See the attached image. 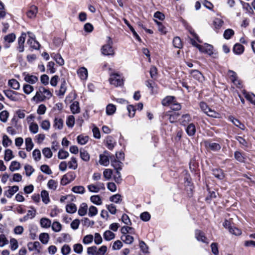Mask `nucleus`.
Returning <instances> with one entry per match:
<instances>
[{
  "label": "nucleus",
  "instance_id": "nucleus-33",
  "mask_svg": "<svg viewBox=\"0 0 255 255\" xmlns=\"http://www.w3.org/2000/svg\"><path fill=\"white\" fill-rule=\"evenodd\" d=\"M233 51L237 54H241L244 51V47L241 44H236L234 46Z\"/></svg>",
  "mask_w": 255,
  "mask_h": 255
},
{
  "label": "nucleus",
  "instance_id": "nucleus-28",
  "mask_svg": "<svg viewBox=\"0 0 255 255\" xmlns=\"http://www.w3.org/2000/svg\"><path fill=\"white\" fill-rule=\"evenodd\" d=\"M112 165L117 170L118 174L120 173L119 170H121L122 167V163L119 160H114L111 161Z\"/></svg>",
  "mask_w": 255,
  "mask_h": 255
},
{
  "label": "nucleus",
  "instance_id": "nucleus-30",
  "mask_svg": "<svg viewBox=\"0 0 255 255\" xmlns=\"http://www.w3.org/2000/svg\"><path fill=\"white\" fill-rule=\"evenodd\" d=\"M104 238L106 241H110L114 239L115 237V234L110 230L105 232L103 235Z\"/></svg>",
  "mask_w": 255,
  "mask_h": 255
},
{
  "label": "nucleus",
  "instance_id": "nucleus-40",
  "mask_svg": "<svg viewBox=\"0 0 255 255\" xmlns=\"http://www.w3.org/2000/svg\"><path fill=\"white\" fill-rule=\"evenodd\" d=\"M191 76L199 81H202L203 76L202 74L197 70L193 71L191 72Z\"/></svg>",
  "mask_w": 255,
  "mask_h": 255
},
{
  "label": "nucleus",
  "instance_id": "nucleus-36",
  "mask_svg": "<svg viewBox=\"0 0 255 255\" xmlns=\"http://www.w3.org/2000/svg\"><path fill=\"white\" fill-rule=\"evenodd\" d=\"M243 93L247 100L255 105V95L254 94L247 93L245 90L243 91Z\"/></svg>",
  "mask_w": 255,
  "mask_h": 255
},
{
  "label": "nucleus",
  "instance_id": "nucleus-63",
  "mask_svg": "<svg viewBox=\"0 0 255 255\" xmlns=\"http://www.w3.org/2000/svg\"><path fill=\"white\" fill-rule=\"evenodd\" d=\"M234 34V31L232 29H226L224 33V37L226 39H230Z\"/></svg>",
  "mask_w": 255,
  "mask_h": 255
},
{
  "label": "nucleus",
  "instance_id": "nucleus-27",
  "mask_svg": "<svg viewBox=\"0 0 255 255\" xmlns=\"http://www.w3.org/2000/svg\"><path fill=\"white\" fill-rule=\"evenodd\" d=\"M99 163L101 165L104 166H108L109 164L110 161L108 156L105 154H101L100 155Z\"/></svg>",
  "mask_w": 255,
  "mask_h": 255
},
{
  "label": "nucleus",
  "instance_id": "nucleus-7",
  "mask_svg": "<svg viewBox=\"0 0 255 255\" xmlns=\"http://www.w3.org/2000/svg\"><path fill=\"white\" fill-rule=\"evenodd\" d=\"M198 49L202 53L212 56L214 54L213 46L210 44L205 43L203 45L198 46Z\"/></svg>",
  "mask_w": 255,
  "mask_h": 255
},
{
  "label": "nucleus",
  "instance_id": "nucleus-51",
  "mask_svg": "<svg viewBox=\"0 0 255 255\" xmlns=\"http://www.w3.org/2000/svg\"><path fill=\"white\" fill-rule=\"evenodd\" d=\"M66 90V82L65 80H64L61 84L60 89L59 90L58 95L63 96L65 94Z\"/></svg>",
  "mask_w": 255,
  "mask_h": 255
},
{
  "label": "nucleus",
  "instance_id": "nucleus-44",
  "mask_svg": "<svg viewBox=\"0 0 255 255\" xmlns=\"http://www.w3.org/2000/svg\"><path fill=\"white\" fill-rule=\"evenodd\" d=\"M94 240V236L92 235H87L84 237L82 242L85 245H88L92 243Z\"/></svg>",
  "mask_w": 255,
  "mask_h": 255
},
{
  "label": "nucleus",
  "instance_id": "nucleus-42",
  "mask_svg": "<svg viewBox=\"0 0 255 255\" xmlns=\"http://www.w3.org/2000/svg\"><path fill=\"white\" fill-rule=\"evenodd\" d=\"M74 252L77 254H81L83 251V247L82 244L77 243L73 246Z\"/></svg>",
  "mask_w": 255,
  "mask_h": 255
},
{
  "label": "nucleus",
  "instance_id": "nucleus-43",
  "mask_svg": "<svg viewBox=\"0 0 255 255\" xmlns=\"http://www.w3.org/2000/svg\"><path fill=\"white\" fill-rule=\"evenodd\" d=\"M66 211L69 213H74L77 211V207L73 203H70L67 205L66 207Z\"/></svg>",
  "mask_w": 255,
  "mask_h": 255
},
{
  "label": "nucleus",
  "instance_id": "nucleus-11",
  "mask_svg": "<svg viewBox=\"0 0 255 255\" xmlns=\"http://www.w3.org/2000/svg\"><path fill=\"white\" fill-rule=\"evenodd\" d=\"M78 77L81 80L86 81L88 76V72L86 68L84 67H80L77 71Z\"/></svg>",
  "mask_w": 255,
  "mask_h": 255
},
{
  "label": "nucleus",
  "instance_id": "nucleus-32",
  "mask_svg": "<svg viewBox=\"0 0 255 255\" xmlns=\"http://www.w3.org/2000/svg\"><path fill=\"white\" fill-rule=\"evenodd\" d=\"M21 168V165L19 162L16 161H13L11 162V164L9 167V169L13 172L19 170Z\"/></svg>",
  "mask_w": 255,
  "mask_h": 255
},
{
  "label": "nucleus",
  "instance_id": "nucleus-23",
  "mask_svg": "<svg viewBox=\"0 0 255 255\" xmlns=\"http://www.w3.org/2000/svg\"><path fill=\"white\" fill-rule=\"evenodd\" d=\"M121 239L125 244H132L134 240L133 237L128 234H123Z\"/></svg>",
  "mask_w": 255,
  "mask_h": 255
},
{
  "label": "nucleus",
  "instance_id": "nucleus-31",
  "mask_svg": "<svg viewBox=\"0 0 255 255\" xmlns=\"http://www.w3.org/2000/svg\"><path fill=\"white\" fill-rule=\"evenodd\" d=\"M41 197L44 203L47 204L50 202V198L48 192L46 190H42L41 192Z\"/></svg>",
  "mask_w": 255,
  "mask_h": 255
},
{
  "label": "nucleus",
  "instance_id": "nucleus-18",
  "mask_svg": "<svg viewBox=\"0 0 255 255\" xmlns=\"http://www.w3.org/2000/svg\"><path fill=\"white\" fill-rule=\"evenodd\" d=\"M68 167L72 170H76L78 167V161L76 158L72 156L67 162Z\"/></svg>",
  "mask_w": 255,
  "mask_h": 255
},
{
  "label": "nucleus",
  "instance_id": "nucleus-24",
  "mask_svg": "<svg viewBox=\"0 0 255 255\" xmlns=\"http://www.w3.org/2000/svg\"><path fill=\"white\" fill-rule=\"evenodd\" d=\"M223 24V20L221 18L218 17L215 18L213 22V25L214 28L216 29L221 28Z\"/></svg>",
  "mask_w": 255,
  "mask_h": 255
},
{
  "label": "nucleus",
  "instance_id": "nucleus-45",
  "mask_svg": "<svg viewBox=\"0 0 255 255\" xmlns=\"http://www.w3.org/2000/svg\"><path fill=\"white\" fill-rule=\"evenodd\" d=\"M89 140V137L88 136L80 135L77 137V141L78 143L84 145L86 144Z\"/></svg>",
  "mask_w": 255,
  "mask_h": 255
},
{
  "label": "nucleus",
  "instance_id": "nucleus-46",
  "mask_svg": "<svg viewBox=\"0 0 255 255\" xmlns=\"http://www.w3.org/2000/svg\"><path fill=\"white\" fill-rule=\"evenodd\" d=\"M36 213V211L34 208H32L31 210H29L27 211V213L26 216H24V219L25 220L28 219H33L35 217Z\"/></svg>",
  "mask_w": 255,
  "mask_h": 255
},
{
  "label": "nucleus",
  "instance_id": "nucleus-39",
  "mask_svg": "<svg viewBox=\"0 0 255 255\" xmlns=\"http://www.w3.org/2000/svg\"><path fill=\"white\" fill-rule=\"evenodd\" d=\"M213 174L217 178L222 180L224 177V174L222 170L221 169H214L213 170Z\"/></svg>",
  "mask_w": 255,
  "mask_h": 255
},
{
  "label": "nucleus",
  "instance_id": "nucleus-29",
  "mask_svg": "<svg viewBox=\"0 0 255 255\" xmlns=\"http://www.w3.org/2000/svg\"><path fill=\"white\" fill-rule=\"evenodd\" d=\"M146 86L150 89L152 94L157 93V88L155 83L151 81H147L146 83Z\"/></svg>",
  "mask_w": 255,
  "mask_h": 255
},
{
  "label": "nucleus",
  "instance_id": "nucleus-37",
  "mask_svg": "<svg viewBox=\"0 0 255 255\" xmlns=\"http://www.w3.org/2000/svg\"><path fill=\"white\" fill-rule=\"evenodd\" d=\"M91 201L97 205H101L102 204V201L99 195H93L90 197Z\"/></svg>",
  "mask_w": 255,
  "mask_h": 255
},
{
  "label": "nucleus",
  "instance_id": "nucleus-20",
  "mask_svg": "<svg viewBox=\"0 0 255 255\" xmlns=\"http://www.w3.org/2000/svg\"><path fill=\"white\" fill-rule=\"evenodd\" d=\"M117 110V108L115 105L112 104H108L106 108V114L108 116H112L114 115Z\"/></svg>",
  "mask_w": 255,
  "mask_h": 255
},
{
  "label": "nucleus",
  "instance_id": "nucleus-48",
  "mask_svg": "<svg viewBox=\"0 0 255 255\" xmlns=\"http://www.w3.org/2000/svg\"><path fill=\"white\" fill-rule=\"evenodd\" d=\"M94 236V243L96 245H99L102 243L103 242V239L101 236V235L98 233H95Z\"/></svg>",
  "mask_w": 255,
  "mask_h": 255
},
{
  "label": "nucleus",
  "instance_id": "nucleus-57",
  "mask_svg": "<svg viewBox=\"0 0 255 255\" xmlns=\"http://www.w3.org/2000/svg\"><path fill=\"white\" fill-rule=\"evenodd\" d=\"M9 243H10V249L11 250L15 251L18 248V242L15 239H14V238L10 239Z\"/></svg>",
  "mask_w": 255,
  "mask_h": 255
},
{
  "label": "nucleus",
  "instance_id": "nucleus-62",
  "mask_svg": "<svg viewBox=\"0 0 255 255\" xmlns=\"http://www.w3.org/2000/svg\"><path fill=\"white\" fill-rule=\"evenodd\" d=\"M42 153L44 156L47 158H50L52 156V152L51 149L48 147L43 148L42 150Z\"/></svg>",
  "mask_w": 255,
  "mask_h": 255
},
{
  "label": "nucleus",
  "instance_id": "nucleus-12",
  "mask_svg": "<svg viewBox=\"0 0 255 255\" xmlns=\"http://www.w3.org/2000/svg\"><path fill=\"white\" fill-rule=\"evenodd\" d=\"M15 38L16 36L13 33L5 35L3 38V43L4 44L5 48H9V45L8 44L13 42L15 40Z\"/></svg>",
  "mask_w": 255,
  "mask_h": 255
},
{
  "label": "nucleus",
  "instance_id": "nucleus-34",
  "mask_svg": "<svg viewBox=\"0 0 255 255\" xmlns=\"http://www.w3.org/2000/svg\"><path fill=\"white\" fill-rule=\"evenodd\" d=\"M8 85L14 90H18L20 88L19 83L14 79L9 80Z\"/></svg>",
  "mask_w": 255,
  "mask_h": 255
},
{
  "label": "nucleus",
  "instance_id": "nucleus-47",
  "mask_svg": "<svg viewBox=\"0 0 255 255\" xmlns=\"http://www.w3.org/2000/svg\"><path fill=\"white\" fill-rule=\"evenodd\" d=\"M98 209L94 206H91L89 208L88 216L92 217L96 216L98 214Z\"/></svg>",
  "mask_w": 255,
  "mask_h": 255
},
{
  "label": "nucleus",
  "instance_id": "nucleus-41",
  "mask_svg": "<svg viewBox=\"0 0 255 255\" xmlns=\"http://www.w3.org/2000/svg\"><path fill=\"white\" fill-rule=\"evenodd\" d=\"M25 145H26V150L27 151H30L32 150L34 144L32 141V139L30 137H27L25 139Z\"/></svg>",
  "mask_w": 255,
  "mask_h": 255
},
{
  "label": "nucleus",
  "instance_id": "nucleus-22",
  "mask_svg": "<svg viewBox=\"0 0 255 255\" xmlns=\"http://www.w3.org/2000/svg\"><path fill=\"white\" fill-rule=\"evenodd\" d=\"M40 224L42 228H48L51 226V222L47 218H42L40 220Z\"/></svg>",
  "mask_w": 255,
  "mask_h": 255
},
{
  "label": "nucleus",
  "instance_id": "nucleus-52",
  "mask_svg": "<svg viewBox=\"0 0 255 255\" xmlns=\"http://www.w3.org/2000/svg\"><path fill=\"white\" fill-rule=\"evenodd\" d=\"M51 226L53 231L55 232H59L61 230L62 226L58 222H54Z\"/></svg>",
  "mask_w": 255,
  "mask_h": 255
},
{
  "label": "nucleus",
  "instance_id": "nucleus-50",
  "mask_svg": "<svg viewBox=\"0 0 255 255\" xmlns=\"http://www.w3.org/2000/svg\"><path fill=\"white\" fill-rule=\"evenodd\" d=\"M69 153L63 149H60L58 153V157L60 159H64L69 156Z\"/></svg>",
  "mask_w": 255,
  "mask_h": 255
},
{
  "label": "nucleus",
  "instance_id": "nucleus-26",
  "mask_svg": "<svg viewBox=\"0 0 255 255\" xmlns=\"http://www.w3.org/2000/svg\"><path fill=\"white\" fill-rule=\"evenodd\" d=\"M23 92L26 95L31 94L34 91V87L31 85L24 84L23 86Z\"/></svg>",
  "mask_w": 255,
  "mask_h": 255
},
{
  "label": "nucleus",
  "instance_id": "nucleus-6",
  "mask_svg": "<svg viewBox=\"0 0 255 255\" xmlns=\"http://www.w3.org/2000/svg\"><path fill=\"white\" fill-rule=\"evenodd\" d=\"M4 94L10 100L15 102L21 100V97L24 96L21 94L10 90L5 91Z\"/></svg>",
  "mask_w": 255,
  "mask_h": 255
},
{
  "label": "nucleus",
  "instance_id": "nucleus-4",
  "mask_svg": "<svg viewBox=\"0 0 255 255\" xmlns=\"http://www.w3.org/2000/svg\"><path fill=\"white\" fill-rule=\"evenodd\" d=\"M200 107L201 110L208 116L215 118H220L221 115L219 113L211 109L208 105L204 102H201L200 103Z\"/></svg>",
  "mask_w": 255,
  "mask_h": 255
},
{
  "label": "nucleus",
  "instance_id": "nucleus-10",
  "mask_svg": "<svg viewBox=\"0 0 255 255\" xmlns=\"http://www.w3.org/2000/svg\"><path fill=\"white\" fill-rule=\"evenodd\" d=\"M24 80L28 84L32 85L36 83L38 81V78L35 75H30L26 73H23Z\"/></svg>",
  "mask_w": 255,
  "mask_h": 255
},
{
  "label": "nucleus",
  "instance_id": "nucleus-21",
  "mask_svg": "<svg viewBox=\"0 0 255 255\" xmlns=\"http://www.w3.org/2000/svg\"><path fill=\"white\" fill-rule=\"evenodd\" d=\"M88 210V206L87 204L85 203H83L81 204L79 209L78 210V214L80 216H85L87 213Z\"/></svg>",
  "mask_w": 255,
  "mask_h": 255
},
{
  "label": "nucleus",
  "instance_id": "nucleus-61",
  "mask_svg": "<svg viewBox=\"0 0 255 255\" xmlns=\"http://www.w3.org/2000/svg\"><path fill=\"white\" fill-rule=\"evenodd\" d=\"M32 156L35 161H39L41 158V152L39 149H35L32 152Z\"/></svg>",
  "mask_w": 255,
  "mask_h": 255
},
{
  "label": "nucleus",
  "instance_id": "nucleus-14",
  "mask_svg": "<svg viewBox=\"0 0 255 255\" xmlns=\"http://www.w3.org/2000/svg\"><path fill=\"white\" fill-rule=\"evenodd\" d=\"M19 190L18 186L14 185L10 186L7 191L4 192V195L7 198H10Z\"/></svg>",
  "mask_w": 255,
  "mask_h": 255
},
{
  "label": "nucleus",
  "instance_id": "nucleus-54",
  "mask_svg": "<svg viewBox=\"0 0 255 255\" xmlns=\"http://www.w3.org/2000/svg\"><path fill=\"white\" fill-rule=\"evenodd\" d=\"M154 21L158 26V29L159 31L162 34H166L167 32L166 28L160 22H159L156 20H155Z\"/></svg>",
  "mask_w": 255,
  "mask_h": 255
},
{
  "label": "nucleus",
  "instance_id": "nucleus-58",
  "mask_svg": "<svg viewBox=\"0 0 255 255\" xmlns=\"http://www.w3.org/2000/svg\"><path fill=\"white\" fill-rule=\"evenodd\" d=\"M127 110L128 111V115L129 118H133L135 115V109L132 105L127 106Z\"/></svg>",
  "mask_w": 255,
  "mask_h": 255
},
{
  "label": "nucleus",
  "instance_id": "nucleus-38",
  "mask_svg": "<svg viewBox=\"0 0 255 255\" xmlns=\"http://www.w3.org/2000/svg\"><path fill=\"white\" fill-rule=\"evenodd\" d=\"M14 157L12 151L10 149H7L5 150L4 159L5 161H8Z\"/></svg>",
  "mask_w": 255,
  "mask_h": 255
},
{
  "label": "nucleus",
  "instance_id": "nucleus-53",
  "mask_svg": "<svg viewBox=\"0 0 255 255\" xmlns=\"http://www.w3.org/2000/svg\"><path fill=\"white\" fill-rule=\"evenodd\" d=\"M58 183L54 180H49L47 183V186L49 189L55 190L57 187Z\"/></svg>",
  "mask_w": 255,
  "mask_h": 255
},
{
  "label": "nucleus",
  "instance_id": "nucleus-1",
  "mask_svg": "<svg viewBox=\"0 0 255 255\" xmlns=\"http://www.w3.org/2000/svg\"><path fill=\"white\" fill-rule=\"evenodd\" d=\"M53 96L52 92L43 86H39L31 101L36 103L49 100Z\"/></svg>",
  "mask_w": 255,
  "mask_h": 255
},
{
  "label": "nucleus",
  "instance_id": "nucleus-35",
  "mask_svg": "<svg viewBox=\"0 0 255 255\" xmlns=\"http://www.w3.org/2000/svg\"><path fill=\"white\" fill-rule=\"evenodd\" d=\"M39 239L42 244H46L49 241V236L47 233H43L40 234Z\"/></svg>",
  "mask_w": 255,
  "mask_h": 255
},
{
  "label": "nucleus",
  "instance_id": "nucleus-55",
  "mask_svg": "<svg viewBox=\"0 0 255 255\" xmlns=\"http://www.w3.org/2000/svg\"><path fill=\"white\" fill-rule=\"evenodd\" d=\"M61 251L63 255H68L71 252V248L68 245L65 244L62 247Z\"/></svg>",
  "mask_w": 255,
  "mask_h": 255
},
{
  "label": "nucleus",
  "instance_id": "nucleus-5",
  "mask_svg": "<svg viewBox=\"0 0 255 255\" xmlns=\"http://www.w3.org/2000/svg\"><path fill=\"white\" fill-rule=\"evenodd\" d=\"M110 83L115 86H122L124 84V80L122 76L118 73H113L110 75Z\"/></svg>",
  "mask_w": 255,
  "mask_h": 255
},
{
  "label": "nucleus",
  "instance_id": "nucleus-19",
  "mask_svg": "<svg viewBox=\"0 0 255 255\" xmlns=\"http://www.w3.org/2000/svg\"><path fill=\"white\" fill-rule=\"evenodd\" d=\"M179 115L178 113H174L170 114V112H166L164 115V118H167L170 123H174L179 117Z\"/></svg>",
  "mask_w": 255,
  "mask_h": 255
},
{
  "label": "nucleus",
  "instance_id": "nucleus-2",
  "mask_svg": "<svg viewBox=\"0 0 255 255\" xmlns=\"http://www.w3.org/2000/svg\"><path fill=\"white\" fill-rule=\"evenodd\" d=\"M162 105L164 106H169L172 110L178 111L181 109L180 104L177 102L174 97L167 96L162 101Z\"/></svg>",
  "mask_w": 255,
  "mask_h": 255
},
{
  "label": "nucleus",
  "instance_id": "nucleus-64",
  "mask_svg": "<svg viewBox=\"0 0 255 255\" xmlns=\"http://www.w3.org/2000/svg\"><path fill=\"white\" fill-rule=\"evenodd\" d=\"M97 247L96 246H92L87 248V254L89 255H97Z\"/></svg>",
  "mask_w": 255,
  "mask_h": 255
},
{
  "label": "nucleus",
  "instance_id": "nucleus-49",
  "mask_svg": "<svg viewBox=\"0 0 255 255\" xmlns=\"http://www.w3.org/2000/svg\"><path fill=\"white\" fill-rule=\"evenodd\" d=\"M8 116L9 113L7 111H2L0 113V120L2 122L5 123L7 121Z\"/></svg>",
  "mask_w": 255,
  "mask_h": 255
},
{
  "label": "nucleus",
  "instance_id": "nucleus-15",
  "mask_svg": "<svg viewBox=\"0 0 255 255\" xmlns=\"http://www.w3.org/2000/svg\"><path fill=\"white\" fill-rule=\"evenodd\" d=\"M38 12V8L35 5L31 6L26 12L27 17L29 18H34Z\"/></svg>",
  "mask_w": 255,
  "mask_h": 255
},
{
  "label": "nucleus",
  "instance_id": "nucleus-13",
  "mask_svg": "<svg viewBox=\"0 0 255 255\" xmlns=\"http://www.w3.org/2000/svg\"><path fill=\"white\" fill-rule=\"evenodd\" d=\"M204 144L206 148L211 149L213 151H218L221 148L220 144L215 142H210L208 141H205L204 142Z\"/></svg>",
  "mask_w": 255,
  "mask_h": 255
},
{
  "label": "nucleus",
  "instance_id": "nucleus-16",
  "mask_svg": "<svg viewBox=\"0 0 255 255\" xmlns=\"http://www.w3.org/2000/svg\"><path fill=\"white\" fill-rule=\"evenodd\" d=\"M27 246L29 251H36L37 253H40V244L39 242L36 241L33 243H29Z\"/></svg>",
  "mask_w": 255,
  "mask_h": 255
},
{
  "label": "nucleus",
  "instance_id": "nucleus-56",
  "mask_svg": "<svg viewBox=\"0 0 255 255\" xmlns=\"http://www.w3.org/2000/svg\"><path fill=\"white\" fill-rule=\"evenodd\" d=\"M72 191L78 194H83L85 192V188L82 186H76L72 188Z\"/></svg>",
  "mask_w": 255,
  "mask_h": 255
},
{
  "label": "nucleus",
  "instance_id": "nucleus-3",
  "mask_svg": "<svg viewBox=\"0 0 255 255\" xmlns=\"http://www.w3.org/2000/svg\"><path fill=\"white\" fill-rule=\"evenodd\" d=\"M107 43L104 45L101 49L102 54L106 56L114 55V50L113 48V41L109 36L107 37Z\"/></svg>",
  "mask_w": 255,
  "mask_h": 255
},
{
  "label": "nucleus",
  "instance_id": "nucleus-17",
  "mask_svg": "<svg viewBox=\"0 0 255 255\" xmlns=\"http://www.w3.org/2000/svg\"><path fill=\"white\" fill-rule=\"evenodd\" d=\"M195 238L198 241L208 244V242H206L207 238L204 233L200 230H196L195 231Z\"/></svg>",
  "mask_w": 255,
  "mask_h": 255
},
{
  "label": "nucleus",
  "instance_id": "nucleus-59",
  "mask_svg": "<svg viewBox=\"0 0 255 255\" xmlns=\"http://www.w3.org/2000/svg\"><path fill=\"white\" fill-rule=\"evenodd\" d=\"M107 247L103 245L100 248H97V255H105L107 252Z\"/></svg>",
  "mask_w": 255,
  "mask_h": 255
},
{
  "label": "nucleus",
  "instance_id": "nucleus-60",
  "mask_svg": "<svg viewBox=\"0 0 255 255\" xmlns=\"http://www.w3.org/2000/svg\"><path fill=\"white\" fill-rule=\"evenodd\" d=\"M76 98V95L74 92H71L69 94V95L66 97L65 101L66 103H71L74 100H75Z\"/></svg>",
  "mask_w": 255,
  "mask_h": 255
},
{
  "label": "nucleus",
  "instance_id": "nucleus-9",
  "mask_svg": "<svg viewBox=\"0 0 255 255\" xmlns=\"http://www.w3.org/2000/svg\"><path fill=\"white\" fill-rule=\"evenodd\" d=\"M27 34L29 37L27 42V44H29L31 48L38 49L39 48L40 45L39 43L35 40L34 35L30 32H28Z\"/></svg>",
  "mask_w": 255,
  "mask_h": 255
},
{
  "label": "nucleus",
  "instance_id": "nucleus-25",
  "mask_svg": "<svg viewBox=\"0 0 255 255\" xmlns=\"http://www.w3.org/2000/svg\"><path fill=\"white\" fill-rule=\"evenodd\" d=\"M70 109L73 114L79 113L80 111L79 104L77 101H74L70 105Z\"/></svg>",
  "mask_w": 255,
  "mask_h": 255
},
{
  "label": "nucleus",
  "instance_id": "nucleus-8",
  "mask_svg": "<svg viewBox=\"0 0 255 255\" xmlns=\"http://www.w3.org/2000/svg\"><path fill=\"white\" fill-rule=\"evenodd\" d=\"M87 188L90 192L98 193L101 190L105 189V184L102 182H99L96 184H91L87 186Z\"/></svg>",
  "mask_w": 255,
  "mask_h": 255
}]
</instances>
